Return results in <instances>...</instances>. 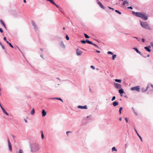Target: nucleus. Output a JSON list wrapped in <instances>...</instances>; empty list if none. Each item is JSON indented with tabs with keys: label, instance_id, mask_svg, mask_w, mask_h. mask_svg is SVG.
<instances>
[{
	"label": "nucleus",
	"instance_id": "f257e3e1",
	"mask_svg": "<svg viewBox=\"0 0 153 153\" xmlns=\"http://www.w3.org/2000/svg\"><path fill=\"white\" fill-rule=\"evenodd\" d=\"M30 152L32 153H35L39 151L40 149V145L37 143H33L30 145Z\"/></svg>",
	"mask_w": 153,
	"mask_h": 153
},
{
	"label": "nucleus",
	"instance_id": "f03ea898",
	"mask_svg": "<svg viewBox=\"0 0 153 153\" xmlns=\"http://www.w3.org/2000/svg\"><path fill=\"white\" fill-rule=\"evenodd\" d=\"M132 14L135 15L136 16L142 18L144 20H146L148 19L147 16H146V15L145 13H143L138 12H135L134 11H132Z\"/></svg>",
	"mask_w": 153,
	"mask_h": 153
},
{
	"label": "nucleus",
	"instance_id": "7ed1b4c3",
	"mask_svg": "<svg viewBox=\"0 0 153 153\" xmlns=\"http://www.w3.org/2000/svg\"><path fill=\"white\" fill-rule=\"evenodd\" d=\"M140 23L141 27L143 28L151 30V28L147 22L140 21Z\"/></svg>",
	"mask_w": 153,
	"mask_h": 153
},
{
	"label": "nucleus",
	"instance_id": "20e7f679",
	"mask_svg": "<svg viewBox=\"0 0 153 153\" xmlns=\"http://www.w3.org/2000/svg\"><path fill=\"white\" fill-rule=\"evenodd\" d=\"M114 84L115 88L117 89H120L122 88V85L120 84L114 82Z\"/></svg>",
	"mask_w": 153,
	"mask_h": 153
},
{
	"label": "nucleus",
	"instance_id": "39448f33",
	"mask_svg": "<svg viewBox=\"0 0 153 153\" xmlns=\"http://www.w3.org/2000/svg\"><path fill=\"white\" fill-rule=\"evenodd\" d=\"M131 89L132 91H136L137 92L140 91V88L139 86H137L131 88Z\"/></svg>",
	"mask_w": 153,
	"mask_h": 153
},
{
	"label": "nucleus",
	"instance_id": "423d86ee",
	"mask_svg": "<svg viewBox=\"0 0 153 153\" xmlns=\"http://www.w3.org/2000/svg\"><path fill=\"white\" fill-rule=\"evenodd\" d=\"M7 142L8 144V146L9 149V150L11 152L12 151V149L11 146V144L10 142V141L9 140V139H7Z\"/></svg>",
	"mask_w": 153,
	"mask_h": 153
},
{
	"label": "nucleus",
	"instance_id": "0eeeda50",
	"mask_svg": "<svg viewBox=\"0 0 153 153\" xmlns=\"http://www.w3.org/2000/svg\"><path fill=\"white\" fill-rule=\"evenodd\" d=\"M97 3L100 6V7H101L102 9H105V7L104 6H103L101 3L98 0H97Z\"/></svg>",
	"mask_w": 153,
	"mask_h": 153
},
{
	"label": "nucleus",
	"instance_id": "6e6552de",
	"mask_svg": "<svg viewBox=\"0 0 153 153\" xmlns=\"http://www.w3.org/2000/svg\"><path fill=\"white\" fill-rule=\"evenodd\" d=\"M97 3L100 6V7H101L102 9H105V7L104 6H103L101 3L98 0H97Z\"/></svg>",
	"mask_w": 153,
	"mask_h": 153
},
{
	"label": "nucleus",
	"instance_id": "1a4fd4ad",
	"mask_svg": "<svg viewBox=\"0 0 153 153\" xmlns=\"http://www.w3.org/2000/svg\"><path fill=\"white\" fill-rule=\"evenodd\" d=\"M97 3L100 6V7H101L102 9H105V7L104 6H103L101 3L98 0H97Z\"/></svg>",
	"mask_w": 153,
	"mask_h": 153
},
{
	"label": "nucleus",
	"instance_id": "9d476101",
	"mask_svg": "<svg viewBox=\"0 0 153 153\" xmlns=\"http://www.w3.org/2000/svg\"><path fill=\"white\" fill-rule=\"evenodd\" d=\"M97 3L100 6V7H101L102 9H105V7L104 6H103L101 3L98 0H97Z\"/></svg>",
	"mask_w": 153,
	"mask_h": 153
},
{
	"label": "nucleus",
	"instance_id": "9b49d317",
	"mask_svg": "<svg viewBox=\"0 0 153 153\" xmlns=\"http://www.w3.org/2000/svg\"><path fill=\"white\" fill-rule=\"evenodd\" d=\"M97 3L100 6V7H101L102 9H105V7L104 6H103L101 3L98 0H97Z\"/></svg>",
	"mask_w": 153,
	"mask_h": 153
},
{
	"label": "nucleus",
	"instance_id": "f8f14e48",
	"mask_svg": "<svg viewBox=\"0 0 153 153\" xmlns=\"http://www.w3.org/2000/svg\"><path fill=\"white\" fill-rule=\"evenodd\" d=\"M134 49L135 51L138 53H139L140 54V55L142 56L144 58H146V56H143V55L142 54V53H141L138 50L137 48H133Z\"/></svg>",
	"mask_w": 153,
	"mask_h": 153
},
{
	"label": "nucleus",
	"instance_id": "ddd939ff",
	"mask_svg": "<svg viewBox=\"0 0 153 153\" xmlns=\"http://www.w3.org/2000/svg\"><path fill=\"white\" fill-rule=\"evenodd\" d=\"M59 45L60 46L63 48L65 49V46L63 41H61L59 42Z\"/></svg>",
	"mask_w": 153,
	"mask_h": 153
},
{
	"label": "nucleus",
	"instance_id": "4468645a",
	"mask_svg": "<svg viewBox=\"0 0 153 153\" xmlns=\"http://www.w3.org/2000/svg\"><path fill=\"white\" fill-rule=\"evenodd\" d=\"M76 54L77 56H80L82 53V51H81L80 50H79L78 49H76Z\"/></svg>",
	"mask_w": 153,
	"mask_h": 153
},
{
	"label": "nucleus",
	"instance_id": "2eb2a0df",
	"mask_svg": "<svg viewBox=\"0 0 153 153\" xmlns=\"http://www.w3.org/2000/svg\"><path fill=\"white\" fill-rule=\"evenodd\" d=\"M31 23L32 25L34 26V28L35 30H37L38 29L37 25H36L35 23L33 21H32Z\"/></svg>",
	"mask_w": 153,
	"mask_h": 153
},
{
	"label": "nucleus",
	"instance_id": "dca6fc26",
	"mask_svg": "<svg viewBox=\"0 0 153 153\" xmlns=\"http://www.w3.org/2000/svg\"><path fill=\"white\" fill-rule=\"evenodd\" d=\"M77 108H79L82 109H87V106L86 105H85L84 106H81V105H79L78 106Z\"/></svg>",
	"mask_w": 153,
	"mask_h": 153
},
{
	"label": "nucleus",
	"instance_id": "f3484780",
	"mask_svg": "<svg viewBox=\"0 0 153 153\" xmlns=\"http://www.w3.org/2000/svg\"><path fill=\"white\" fill-rule=\"evenodd\" d=\"M42 117H45L47 114L46 112L44 109L42 110Z\"/></svg>",
	"mask_w": 153,
	"mask_h": 153
},
{
	"label": "nucleus",
	"instance_id": "a211bd4d",
	"mask_svg": "<svg viewBox=\"0 0 153 153\" xmlns=\"http://www.w3.org/2000/svg\"><path fill=\"white\" fill-rule=\"evenodd\" d=\"M151 47L150 46H149L147 47H144V49H145L147 51L149 52H150L151 51V50L149 49Z\"/></svg>",
	"mask_w": 153,
	"mask_h": 153
},
{
	"label": "nucleus",
	"instance_id": "6ab92c4d",
	"mask_svg": "<svg viewBox=\"0 0 153 153\" xmlns=\"http://www.w3.org/2000/svg\"><path fill=\"white\" fill-rule=\"evenodd\" d=\"M13 15L15 17H17L18 16V13L16 12H14L13 13Z\"/></svg>",
	"mask_w": 153,
	"mask_h": 153
},
{
	"label": "nucleus",
	"instance_id": "aec40b11",
	"mask_svg": "<svg viewBox=\"0 0 153 153\" xmlns=\"http://www.w3.org/2000/svg\"><path fill=\"white\" fill-rule=\"evenodd\" d=\"M112 104L114 106H116L118 105V102L116 101H114L113 102Z\"/></svg>",
	"mask_w": 153,
	"mask_h": 153
},
{
	"label": "nucleus",
	"instance_id": "412c9836",
	"mask_svg": "<svg viewBox=\"0 0 153 153\" xmlns=\"http://www.w3.org/2000/svg\"><path fill=\"white\" fill-rule=\"evenodd\" d=\"M119 92L120 94H122L124 93V91L123 89L121 88L118 91Z\"/></svg>",
	"mask_w": 153,
	"mask_h": 153
},
{
	"label": "nucleus",
	"instance_id": "4be33fe9",
	"mask_svg": "<svg viewBox=\"0 0 153 153\" xmlns=\"http://www.w3.org/2000/svg\"><path fill=\"white\" fill-rule=\"evenodd\" d=\"M0 22L1 24H2L3 26L6 29V27L5 26V25L4 23V22L1 20H0Z\"/></svg>",
	"mask_w": 153,
	"mask_h": 153
},
{
	"label": "nucleus",
	"instance_id": "5701e85b",
	"mask_svg": "<svg viewBox=\"0 0 153 153\" xmlns=\"http://www.w3.org/2000/svg\"><path fill=\"white\" fill-rule=\"evenodd\" d=\"M51 3L52 4H53V5H55L56 7L57 8H58L59 9V8H60V7L57 5L54 1H53Z\"/></svg>",
	"mask_w": 153,
	"mask_h": 153
},
{
	"label": "nucleus",
	"instance_id": "b1692460",
	"mask_svg": "<svg viewBox=\"0 0 153 153\" xmlns=\"http://www.w3.org/2000/svg\"><path fill=\"white\" fill-rule=\"evenodd\" d=\"M41 138L42 139H43L44 138V136L43 133V131H41Z\"/></svg>",
	"mask_w": 153,
	"mask_h": 153
},
{
	"label": "nucleus",
	"instance_id": "393cba45",
	"mask_svg": "<svg viewBox=\"0 0 153 153\" xmlns=\"http://www.w3.org/2000/svg\"><path fill=\"white\" fill-rule=\"evenodd\" d=\"M86 42H87L89 44H91L93 45V43L92 42L89 41L88 39H86Z\"/></svg>",
	"mask_w": 153,
	"mask_h": 153
},
{
	"label": "nucleus",
	"instance_id": "a878e982",
	"mask_svg": "<svg viewBox=\"0 0 153 153\" xmlns=\"http://www.w3.org/2000/svg\"><path fill=\"white\" fill-rule=\"evenodd\" d=\"M128 4V2L126 0H125L123 1V5H125L126 4Z\"/></svg>",
	"mask_w": 153,
	"mask_h": 153
},
{
	"label": "nucleus",
	"instance_id": "bb28decb",
	"mask_svg": "<svg viewBox=\"0 0 153 153\" xmlns=\"http://www.w3.org/2000/svg\"><path fill=\"white\" fill-rule=\"evenodd\" d=\"M115 81L116 82L121 83V80L120 79H115Z\"/></svg>",
	"mask_w": 153,
	"mask_h": 153
},
{
	"label": "nucleus",
	"instance_id": "cd10ccee",
	"mask_svg": "<svg viewBox=\"0 0 153 153\" xmlns=\"http://www.w3.org/2000/svg\"><path fill=\"white\" fill-rule=\"evenodd\" d=\"M59 11H60L62 13H63L64 12L63 11V10L62 8L60 7V8H59Z\"/></svg>",
	"mask_w": 153,
	"mask_h": 153
},
{
	"label": "nucleus",
	"instance_id": "c85d7f7f",
	"mask_svg": "<svg viewBox=\"0 0 153 153\" xmlns=\"http://www.w3.org/2000/svg\"><path fill=\"white\" fill-rule=\"evenodd\" d=\"M112 152L114 151H117L115 147H114L112 148Z\"/></svg>",
	"mask_w": 153,
	"mask_h": 153
},
{
	"label": "nucleus",
	"instance_id": "c756f323",
	"mask_svg": "<svg viewBox=\"0 0 153 153\" xmlns=\"http://www.w3.org/2000/svg\"><path fill=\"white\" fill-rule=\"evenodd\" d=\"M123 108L122 107H121L120 108L119 112L120 114L121 113V111L123 110Z\"/></svg>",
	"mask_w": 153,
	"mask_h": 153
},
{
	"label": "nucleus",
	"instance_id": "7c9ffc66",
	"mask_svg": "<svg viewBox=\"0 0 153 153\" xmlns=\"http://www.w3.org/2000/svg\"><path fill=\"white\" fill-rule=\"evenodd\" d=\"M116 57V55L115 54H114L113 55L112 57V59L113 60H114Z\"/></svg>",
	"mask_w": 153,
	"mask_h": 153
},
{
	"label": "nucleus",
	"instance_id": "2f4dec72",
	"mask_svg": "<svg viewBox=\"0 0 153 153\" xmlns=\"http://www.w3.org/2000/svg\"><path fill=\"white\" fill-rule=\"evenodd\" d=\"M34 109L33 108V109H32L31 112L30 114L32 115H33L34 114Z\"/></svg>",
	"mask_w": 153,
	"mask_h": 153
},
{
	"label": "nucleus",
	"instance_id": "473e14b6",
	"mask_svg": "<svg viewBox=\"0 0 153 153\" xmlns=\"http://www.w3.org/2000/svg\"><path fill=\"white\" fill-rule=\"evenodd\" d=\"M56 100H59L61 101L62 102H63V100L60 98L56 97Z\"/></svg>",
	"mask_w": 153,
	"mask_h": 153
},
{
	"label": "nucleus",
	"instance_id": "72a5a7b5",
	"mask_svg": "<svg viewBox=\"0 0 153 153\" xmlns=\"http://www.w3.org/2000/svg\"><path fill=\"white\" fill-rule=\"evenodd\" d=\"M147 90V88H146V89H142L141 90V91L143 92H144L146 91Z\"/></svg>",
	"mask_w": 153,
	"mask_h": 153
},
{
	"label": "nucleus",
	"instance_id": "f704fd0d",
	"mask_svg": "<svg viewBox=\"0 0 153 153\" xmlns=\"http://www.w3.org/2000/svg\"><path fill=\"white\" fill-rule=\"evenodd\" d=\"M84 35L85 36L86 38H89V36H88L87 34H86L85 33L84 34Z\"/></svg>",
	"mask_w": 153,
	"mask_h": 153
},
{
	"label": "nucleus",
	"instance_id": "c9c22d12",
	"mask_svg": "<svg viewBox=\"0 0 153 153\" xmlns=\"http://www.w3.org/2000/svg\"><path fill=\"white\" fill-rule=\"evenodd\" d=\"M115 11L116 12L118 13L119 14H121V13L117 10H115Z\"/></svg>",
	"mask_w": 153,
	"mask_h": 153
},
{
	"label": "nucleus",
	"instance_id": "e433bc0d",
	"mask_svg": "<svg viewBox=\"0 0 153 153\" xmlns=\"http://www.w3.org/2000/svg\"><path fill=\"white\" fill-rule=\"evenodd\" d=\"M18 153H23V151L22 149H20L19 150Z\"/></svg>",
	"mask_w": 153,
	"mask_h": 153
},
{
	"label": "nucleus",
	"instance_id": "4c0bfd02",
	"mask_svg": "<svg viewBox=\"0 0 153 153\" xmlns=\"http://www.w3.org/2000/svg\"><path fill=\"white\" fill-rule=\"evenodd\" d=\"M81 42L83 44H85L86 42V40L85 41L84 40H82L81 41Z\"/></svg>",
	"mask_w": 153,
	"mask_h": 153
},
{
	"label": "nucleus",
	"instance_id": "58836bf2",
	"mask_svg": "<svg viewBox=\"0 0 153 153\" xmlns=\"http://www.w3.org/2000/svg\"><path fill=\"white\" fill-rule=\"evenodd\" d=\"M93 45H94L97 48H98V49L100 48V47L99 46H98L96 44L93 43Z\"/></svg>",
	"mask_w": 153,
	"mask_h": 153
},
{
	"label": "nucleus",
	"instance_id": "ea45409f",
	"mask_svg": "<svg viewBox=\"0 0 153 153\" xmlns=\"http://www.w3.org/2000/svg\"><path fill=\"white\" fill-rule=\"evenodd\" d=\"M133 38L136 39L138 41H140V39H139V38H138L136 36H133Z\"/></svg>",
	"mask_w": 153,
	"mask_h": 153
},
{
	"label": "nucleus",
	"instance_id": "a19ab883",
	"mask_svg": "<svg viewBox=\"0 0 153 153\" xmlns=\"http://www.w3.org/2000/svg\"><path fill=\"white\" fill-rule=\"evenodd\" d=\"M137 136L139 137V138H140L142 142L143 140H142V138L140 136L139 134H138Z\"/></svg>",
	"mask_w": 153,
	"mask_h": 153
},
{
	"label": "nucleus",
	"instance_id": "79ce46f5",
	"mask_svg": "<svg viewBox=\"0 0 153 153\" xmlns=\"http://www.w3.org/2000/svg\"><path fill=\"white\" fill-rule=\"evenodd\" d=\"M66 38L67 40H68L69 39V38L67 35L66 36Z\"/></svg>",
	"mask_w": 153,
	"mask_h": 153
},
{
	"label": "nucleus",
	"instance_id": "37998d69",
	"mask_svg": "<svg viewBox=\"0 0 153 153\" xmlns=\"http://www.w3.org/2000/svg\"><path fill=\"white\" fill-rule=\"evenodd\" d=\"M3 49L4 50L5 49V48L4 46L2 44H1V45H0Z\"/></svg>",
	"mask_w": 153,
	"mask_h": 153
},
{
	"label": "nucleus",
	"instance_id": "c03bdc74",
	"mask_svg": "<svg viewBox=\"0 0 153 153\" xmlns=\"http://www.w3.org/2000/svg\"><path fill=\"white\" fill-rule=\"evenodd\" d=\"M115 98H116L115 97V96H113L112 97V98L111 99V101H114V100H115Z\"/></svg>",
	"mask_w": 153,
	"mask_h": 153
},
{
	"label": "nucleus",
	"instance_id": "a18cd8bd",
	"mask_svg": "<svg viewBox=\"0 0 153 153\" xmlns=\"http://www.w3.org/2000/svg\"><path fill=\"white\" fill-rule=\"evenodd\" d=\"M107 53L108 54H113V53H112L111 52V51H108V52H107Z\"/></svg>",
	"mask_w": 153,
	"mask_h": 153
},
{
	"label": "nucleus",
	"instance_id": "49530a36",
	"mask_svg": "<svg viewBox=\"0 0 153 153\" xmlns=\"http://www.w3.org/2000/svg\"><path fill=\"white\" fill-rule=\"evenodd\" d=\"M90 67L93 69H94L95 68L94 67L93 65H91Z\"/></svg>",
	"mask_w": 153,
	"mask_h": 153
},
{
	"label": "nucleus",
	"instance_id": "de8ad7c7",
	"mask_svg": "<svg viewBox=\"0 0 153 153\" xmlns=\"http://www.w3.org/2000/svg\"><path fill=\"white\" fill-rule=\"evenodd\" d=\"M9 45V46L12 48H13V46L11 45V44L10 43Z\"/></svg>",
	"mask_w": 153,
	"mask_h": 153
},
{
	"label": "nucleus",
	"instance_id": "09e8293b",
	"mask_svg": "<svg viewBox=\"0 0 153 153\" xmlns=\"http://www.w3.org/2000/svg\"><path fill=\"white\" fill-rule=\"evenodd\" d=\"M125 120L126 122L127 123H128V119H127V118H125Z\"/></svg>",
	"mask_w": 153,
	"mask_h": 153
},
{
	"label": "nucleus",
	"instance_id": "8fccbe9b",
	"mask_svg": "<svg viewBox=\"0 0 153 153\" xmlns=\"http://www.w3.org/2000/svg\"><path fill=\"white\" fill-rule=\"evenodd\" d=\"M0 32L1 33H2L3 32V30L1 28H0Z\"/></svg>",
	"mask_w": 153,
	"mask_h": 153
},
{
	"label": "nucleus",
	"instance_id": "3c124183",
	"mask_svg": "<svg viewBox=\"0 0 153 153\" xmlns=\"http://www.w3.org/2000/svg\"><path fill=\"white\" fill-rule=\"evenodd\" d=\"M108 8L111 10H114V9L113 8H111V7H108Z\"/></svg>",
	"mask_w": 153,
	"mask_h": 153
},
{
	"label": "nucleus",
	"instance_id": "603ef678",
	"mask_svg": "<svg viewBox=\"0 0 153 153\" xmlns=\"http://www.w3.org/2000/svg\"><path fill=\"white\" fill-rule=\"evenodd\" d=\"M71 131H67V132H66V134H67V135L68 136V133H71Z\"/></svg>",
	"mask_w": 153,
	"mask_h": 153
},
{
	"label": "nucleus",
	"instance_id": "864d4df0",
	"mask_svg": "<svg viewBox=\"0 0 153 153\" xmlns=\"http://www.w3.org/2000/svg\"><path fill=\"white\" fill-rule=\"evenodd\" d=\"M127 8L129 9H132L133 8L131 7H128Z\"/></svg>",
	"mask_w": 153,
	"mask_h": 153
},
{
	"label": "nucleus",
	"instance_id": "5fc2aeb1",
	"mask_svg": "<svg viewBox=\"0 0 153 153\" xmlns=\"http://www.w3.org/2000/svg\"><path fill=\"white\" fill-rule=\"evenodd\" d=\"M56 97L51 98H49L50 99L56 100Z\"/></svg>",
	"mask_w": 153,
	"mask_h": 153
},
{
	"label": "nucleus",
	"instance_id": "6e6d98bb",
	"mask_svg": "<svg viewBox=\"0 0 153 153\" xmlns=\"http://www.w3.org/2000/svg\"><path fill=\"white\" fill-rule=\"evenodd\" d=\"M4 40L5 41H7V39H6V37H4Z\"/></svg>",
	"mask_w": 153,
	"mask_h": 153
},
{
	"label": "nucleus",
	"instance_id": "4d7b16f0",
	"mask_svg": "<svg viewBox=\"0 0 153 153\" xmlns=\"http://www.w3.org/2000/svg\"><path fill=\"white\" fill-rule=\"evenodd\" d=\"M96 52L97 53H100V51L98 50H96Z\"/></svg>",
	"mask_w": 153,
	"mask_h": 153
},
{
	"label": "nucleus",
	"instance_id": "13d9d810",
	"mask_svg": "<svg viewBox=\"0 0 153 153\" xmlns=\"http://www.w3.org/2000/svg\"><path fill=\"white\" fill-rule=\"evenodd\" d=\"M142 40L143 42H144V38H142Z\"/></svg>",
	"mask_w": 153,
	"mask_h": 153
},
{
	"label": "nucleus",
	"instance_id": "bf43d9fd",
	"mask_svg": "<svg viewBox=\"0 0 153 153\" xmlns=\"http://www.w3.org/2000/svg\"><path fill=\"white\" fill-rule=\"evenodd\" d=\"M134 130L135 132H136L137 131L136 129V128H135V127H134Z\"/></svg>",
	"mask_w": 153,
	"mask_h": 153
},
{
	"label": "nucleus",
	"instance_id": "052dcab7",
	"mask_svg": "<svg viewBox=\"0 0 153 153\" xmlns=\"http://www.w3.org/2000/svg\"><path fill=\"white\" fill-rule=\"evenodd\" d=\"M6 42L7 43V44H8V45L10 43L8 41H6Z\"/></svg>",
	"mask_w": 153,
	"mask_h": 153
},
{
	"label": "nucleus",
	"instance_id": "680f3d73",
	"mask_svg": "<svg viewBox=\"0 0 153 153\" xmlns=\"http://www.w3.org/2000/svg\"><path fill=\"white\" fill-rule=\"evenodd\" d=\"M119 120L120 121H121L122 120V118L121 117H120L119 119Z\"/></svg>",
	"mask_w": 153,
	"mask_h": 153
},
{
	"label": "nucleus",
	"instance_id": "e2e57ef3",
	"mask_svg": "<svg viewBox=\"0 0 153 153\" xmlns=\"http://www.w3.org/2000/svg\"><path fill=\"white\" fill-rule=\"evenodd\" d=\"M24 120H25V123H27V120H26V119H25Z\"/></svg>",
	"mask_w": 153,
	"mask_h": 153
},
{
	"label": "nucleus",
	"instance_id": "0e129e2a",
	"mask_svg": "<svg viewBox=\"0 0 153 153\" xmlns=\"http://www.w3.org/2000/svg\"><path fill=\"white\" fill-rule=\"evenodd\" d=\"M151 46H153V43H152L151 42Z\"/></svg>",
	"mask_w": 153,
	"mask_h": 153
},
{
	"label": "nucleus",
	"instance_id": "69168bd1",
	"mask_svg": "<svg viewBox=\"0 0 153 153\" xmlns=\"http://www.w3.org/2000/svg\"><path fill=\"white\" fill-rule=\"evenodd\" d=\"M23 2H24V3H26V0H23Z\"/></svg>",
	"mask_w": 153,
	"mask_h": 153
},
{
	"label": "nucleus",
	"instance_id": "338daca9",
	"mask_svg": "<svg viewBox=\"0 0 153 153\" xmlns=\"http://www.w3.org/2000/svg\"><path fill=\"white\" fill-rule=\"evenodd\" d=\"M40 56L42 58H43V56L42 55H40Z\"/></svg>",
	"mask_w": 153,
	"mask_h": 153
},
{
	"label": "nucleus",
	"instance_id": "774afa93",
	"mask_svg": "<svg viewBox=\"0 0 153 153\" xmlns=\"http://www.w3.org/2000/svg\"><path fill=\"white\" fill-rule=\"evenodd\" d=\"M40 50H41V51H43V49H42V48H41V49H40Z\"/></svg>",
	"mask_w": 153,
	"mask_h": 153
}]
</instances>
